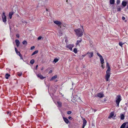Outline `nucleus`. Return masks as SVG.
I'll list each match as a JSON object with an SVG mask.
<instances>
[{
	"label": "nucleus",
	"instance_id": "nucleus-50",
	"mask_svg": "<svg viewBox=\"0 0 128 128\" xmlns=\"http://www.w3.org/2000/svg\"><path fill=\"white\" fill-rule=\"evenodd\" d=\"M67 1H68V0H66V2H67Z\"/></svg>",
	"mask_w": 128,
	"mask_h": 128
},
{
	"label": "nucleus",
	"instance_id": "nucleus-10",
	"mask_svg": "<svg viewBox=\"0 0 128 128\" xmlns=\"http://www.w3.org/2000/svg\"><path fill=\"white\" fill-rule=\"evenodd\" d=\"M97 96L100 98H101L104 97V96L103 93H100L97 94Z\"/></svg>",
	"mask_w": 128,
	"mask_h": 128
},
{
	"label": "nucleus",
	"instance_id": "nucleus-39",
	"mask_svg": "<svg viewBox=\"0 0 128 128\" xmlns=\"http://www.w3.org/2000/svg\"><path fill=\"white\" fill-rule=\"evenodd\" d=\"M102 64V65H101L102 67V68H104V65H103V64Z\"/></svg>",
	"mask_w": 128,
	"mask_h": 128
},
{
	"label": "nucleus",
	"instance_id": "nucleus-28",
	"mask_svg": "<svg viewBox=\"0 0 128 128\" xmlns=\"http://www.w3.org/2000/svg\"><path fill=\"white\" fill-rule=\"evenodd\" d=\"M10 75L8 74H6V79H8V77L10 76Z\"/></svg>",
	"mask_w": 128,
	"mask_h": 128
},
{
	"label": "nucleus",
	"instance_id": "nucleus-5",
	"mask_svg": "<svg viewBox=\"0 0 128 128\" xmlns=\"http://www.w3.org/2000/svg\"><path fill=\"white\" fill-rule=\"evenodd\" d=\"M67 48L69 49L70 50H72V48L74 47V44H69L67 45L66 46Z\"/></svg>",
	"mask_w": 128,
	"mask_h": 128
},
{
	"label": "nucleus",
	"instance_id": "nucleus-1",
	"mask_svg": "<svg viewBox=\"0 0 128 128\" xmlns=\"http://www.w3.org/2000/svg\"><path fill=\"white\" fill-rule=\"evenodd\" d=\"M77 36L78 37H81L83 35V32L80 28L75 30H74Z\"/></svg>",
	"mask_w": 128,
	"mask_h": 128
},
{
	"label": "nucleus",
	"instance_id": "nucleus-8",
	"mask_svg": "<svg viewBox=\"0 0 128 128\" xmlns=\"http://www.w3.org/2000/svg\"><path fill=\"white\" fill-rule=\"evenodd\" d=\"M54 22L55 24L58 26H60L62 24V23L60 22L58 20L54 21Z\"/></svg>",
	"mask_w": 128,
	"mask_h": 128
},
{
	"label": "nucleus",
	"instance_id": "nucleus-12",
	"mask_svg": "<svg viewBox=\"0 0 128 128\" xmlns=\"http://www.w3.org/2000/svg\"><path fill=\"white\" fill-rule=\"evenodd\" d=\"M83 126H85L86 125L87 122L86 120H85L84 118L83 119Z\"/></svg>",
	"mask_w": 128,
	"mask_h": 128
},
{
	"label": "nucleus",
	"instance_id": "nucleus-17",
	"mask_svg": "<svg viewBox=\"0 0 128 128\" xmlns=\"http://www.w3.org/2000/svg\"><path fill=\"white\" fill-rule=\"evenodd\" d=\"M63 119L64 121L66 124H68L69 122L68 120L66 118H63Z\"/></svg>",
	"mask_w": 128,
	"mask_h": 128
},
{
	"label": "nucleus",
	"instance_id": "nucleus-27",
	"mask_svg": "<svg viewBox=\"0 0 128 128\" xmlns=\"http://www.w3.org/2000/svg\"><path fill=\"white\" fill-rule=\"evenodd\" d=\"M16 53L18 55L21 57V59H22V55L20 54V52H17Z\"/></svg>",
	"mask_w": 128,
	"mask_h": 128
},
{
	"label": "nucleus",
	"instance_id": "nucleus-3",
	"mask_svg": "<svg viewBox=\"0 0 128 128\" xmlns=\"http://www.w3.org/2000/svg\"><path fill=\"white\" fill-rule=\"evenodd\" d=\"M106 81H108L109 78L110 77V68H109L108 69H107L106 71Z\"/></svg>",
	"mask_w": 128,
	"mask_h": 128
},
{
	"label": "nucleus",
	"instance_id": "nucleus-30",
	"mask_svg": "<svg viewBox=\"0 0 128 128\" xmlns=\"http://www.w3.org/2000/svg\"><path fill=\"white\" fill-rule=\"evenodd\" d=\"M34 60H32L30 61V63L31 64H32L34 63Z\"/></svg>",
	"mask_w": 128,
	"mask_h": 128
},
{
	"label": "nucleus",
	"instance_id": "nucleus-31",
	"mask_svg": "<svg viewBox=\"0 0 128 128\" xmlns=\"http://www.w3.org/2000/svg\"><path fill=\"white\" fill-rule=\"evenodd\" d=\"M106 66L108 67V69L109 68H110V67L108 64V62H107L106 63Z\"/></svg>",
	"mask_w": 128,
	"mask_h": 128
},
{
	"label": "nucleus",
	"instance_id": "nucleus-48",
	"mask_svg": "<svg viewBox=\"0 0 128 128\" xmlns=\"http://www.w3.org/2000/svg\"><path fill=\"white\" fill-rule=\"evenodd\" d=\"M126 128H128V126L126 127Z\"/></svg>",
	"mask_w": 128,
	"mask_h": 128
},
{
	"label": "nucleus",
	"instance_id": "nucleus-6",
	"mask_svg": "<svg viewBox=\"0 0 128 128\" xmlns=\"http://www.w3.org/2000/svg\"><path fill=\"white\" fill-rule=\"evenodd\" d=\"M2 17L3 21L4 22H5L6 21V17L5 15V13L4 12H3L2 15Z\"/></svg>",
	"mask_w": 128,
	"mask_h": 128
},
{
	"label": "nucleus",
	"instance_id": "nucleus-41",
	"mask_svg": "<svg viewBox=\"0 0 128 128\" xmlns=\"http://www.w3.org/2000/svg\"><path fill=\"white\" fill-rule=\"evenodd\" d=\"M16 37H17L18 38L20 36H19V35L18 34H16Z\"/></svg>",
	"mask_w": 128,
	"mask_h": 128
},
{
	"label": "nucleus",
	"instance_id": "nucleus-18",
	"mask_svg": "<svg viewBox=\"0 0 128 128\" xmlns=\"http://www.w3.org/2000/svg\"><path fill=\"white\" fill-rule=\"evenodd\" d=\"M57 78V75H55L54 76H53L51 78L50 80V81H52L53 80H54L56 78Z\"/></svg>",
	"mask_w": 128,
	"mask_h": 128
},
{
	"label": "nucleus",
	"instance_id": "nucleus-2",
	"mask_svg": "<svg viewBox=\"0 0 128 128\" xmlns=\"http://www.w3.org/2000/svg\"><path fill=\"white\" fill-rule=\"evenodd\" d=\"M121 100V98L120 95H118L116 97V102L118 107L119 106L120 102Z\"/></svg>",
	"mask_w": 128,
	"mask_h": 128
},
{
	"label": "nucleus",
	"instance_id": "nucleus-7",
	"mask_svg": "<svg viewBox=\"0 0 128 128\" xmlns=\"http://www.w3.org/2000/svg\"><path fill=\"white\" fill-rule=\"evenodd\" d=\"M116 116L114 115V112H112L110 113L108 117V118H114Z\"/></svg>",
	"mask_w": 128,
	"mask_h": 128
},
{
	"label": "nucleus",
	"instance_id": "nucleus-45",
	"mask_svg": "<svg viewBox=\"0 0 128 128\" xmlns=\"http://www.w3.org/2000/svg\"><path fill=\"white\" fill-rule=\"evenodd\" d=\"M38 65H36V68H37L38 67Z\"/></svg>",
	"mask_w": 128,
	"mask_h": 128
},
{
	"label": "nucleus",
	"instance_id": "nucleus-33",
	"mask_svg": "<svg viewBox=\"0 0 128 128\" xmlns=\"http://www.w3.org/2000/svg\"><path fill=\"white\" fill-rule=\"evenodd\" d=\"M42 38V36H40L38 37V40H40Z\"/></svg>",
	"mask_w": 128,
	"mask_h": 128
},
{
	"label": "nucleus",
	"instance_id": "nucleus-42",
	"mask_svg": "<svg viewBox=\"0 0 128 128\" xmlns=\"http://www.w3.org/2000/svg\"><path fill=\"white\" fill-rule=\"evenodd\" d=\"M122 19L123 20H124L125 19V18L123 16L122 17Z\"/></svg>",
	"mask_w": 128,
	"mask_h": 128
},
{
	"label": "nucleus",
	"instance_id": "nucleus-47",
	"mask_svg": "<svg viewBox=\"0 0 128 128\" xmlns=\"http://www.w3.org/2000/svg\"><path fill=\"white\" fill-rule=\"evenodd\" d=\"M63 26H65H65H64V25H63Z\"/></svg>",
	"mask_w": 128,
	"mask_h": 128
},
{
	"label": "nucleus",
	"instance_id": "nucleus-29",
	"mask_svg": "<svg viewBox=\"0 0 128 128\" xmlns=\"http://www.w3.org/2000/svg\"><path fill=\"white\" fill-rule=\"evenodd\" d=\"M58 60L57 58H55L54 61L53 62H54L55 63H56V62H58Z\"/></svg>",
	"mask_w": 128,
	"mask_h": 128
},
{
	"label": "nucleus",
	"instance_id": "nucleus-35",
	"mask_svg": "<svg viewBox=\"0 0 128 128\" xmlns=\"http://www.w3.org/2000/svg\"><path fill=\"white\" fill-rule=\"evenodd\" d=\"M15 50L16 53L18 52V51L17 49L16 48H15Z\"/></svg>",
	"mask_w": 128,
	"mask_h": 128
},
{
	"label": "nucleus",
	"instance_id": "nucleus-46",
	"mask_svg": "<svg viewBox=\"0 0 128 128\" xmlns=\"http://www.w3.org/2000/svg\"><path fill=\"white\" fill-rule=\"evenodd\" d=\"M86 56V55L85 54V55H83V56L84 57V56Z\"/></svg>",
	"mask_w": 128,
	"mask_h": 128
},
{
	"label": "nucleus",
	"instance_id": "nucleus-32",
	"mask_svg": "<svg viewBox=\"0 0 128 128\" xmlns=\"http://www.w3.org/2000/svg\"><path fill=\"white\" fill-rule=\"evenodd\" d=\"M22 72H18V75L19 76H21L22 75Z\"/></svg>",
	"mask_w": 128,
	"mask_h": 128
},
{
	"label": "nucleus",
	"instance_id": "nucleus-15",
	"mask_svg": "<svg viewBox=\"0 0 128 128\" xmlns=\"http://www.w3.org/2000/svg\"><path fill=\"white\" fill-rule=\"evenodd\" d=\"M82 41V40L81 39H80V40H78L76 42V45H78L79 44L80 42Z\"/></svg>",
	"mask_w": 128,
	"mask_h": 128
},
{
	"label": "nucleus",
	"instance_id": "nucleus-34",
	"mask_svg": "<svg viewBox=\"0 0 128 128\" xmlns=\"http://www.w3.org/2000/svg\"><path fill=\"white\" fill-rule=\"evenodd\" d=\"M72 113V112L70 111H68L67 112V114H70Z\"/></svg>",
	"mask_w": 128,
	"mask_h": 128
},
{
	"label": "nucleus",
	"instance_id": "nucleus-16",
	"mask_svg": "<svg viewBox=\"0 0 128 128\" xmlns=\"http://www.w3.org/2000/svg\"><path fill=\"white\" fill-rule=\"evenodd\" d=\"M14 12H10L9 13V17L10 19H11L12 18V16L13 15Z\"/></svg>",
	"mask_w": 128,
	"mask_h": 128
},
{
	"label": "nucleus",
	"instance_id": "nucleus-36",
	"mask_svg": "<svg viewBox=\"0 0 128 128\" xmlns=\"http://www.w3.org/2000/svg\"><path fill=\"white\" fill-rule=\"evenodd\" d=\"M35 47L34 46H33L32 47H31V50H32Z\"/></svg>",
	"mask_w": 128,
	"mask_h": 128
},
{
	"label": "nucleus",
	"instance_id": "nucleus-44",
	"mask_svg": "<svg viewBox=\"0 0 128 128\" xmlns=\"http://www.w3.org/2000/svg\"><path fill=\"white\" fill-rule=\"evenodd\" d=\"M85 126H83L82 127V128H84Z\"/></svg>",
	"mask_w": 128,
	"mask_h": 128
},
{
	"label": "nucleus",
	"instance_id": "nucleus-49",
	"mask_svg": "<svg viewBox=\"0 0 128 128\" xmlns=\"http://www.w3.org/2000/svg\"><path fill=\"white\" fill-rule=\"evenodd\" d=\"M46 11H48V10L47 9H46Z\"/></svg>",
	"mask_w": 128,
	"mask_h": 128
},
{
	"label": "nucleus",
	"instance_id": "nucleus-38",
	"mask_svg": "<svg viewBox=\"0 0 128 128\" xmlns=\"http://www.w3.org/2000/svg\"><path fill=\"white\" fill-rule=\"evenodd\" d=\"M68 118L70 120H72V117L70 116H69L68 117Z\"/></svg>",
	"mask_w": 128,
	"mask_h": 128
},
{
	"label": "nucleus",
	"instance_id": "nucleus-9",
	"mask_svg": "<svg viewBox=\"0 0 128 128\" xmlns=\"http://www.w3.org/2000/svg\"><path fill=\"white\" fill-rule=\"evenodd\" d=\"M93 53L92 52H88L87 53V54L88 55V57L90 58L92 57L93 56Z\"/></svg>",
	"mask_w": 128,
	"mask_h": 128
},
{
	"label": "nucleus",
	"instance_id": "nucleus-22",
	"mask_svg": "<svg viewBox=\"0 0 128 128\" xmlns=\"http://www.w3.org/2000/svg\"><path fill=\"white\" fill-rule=\"evenodd\" d=\"M124 44V43H123L122 42H120L119 43V44L121 47L122 48V45Z\"/></svg>",
	"mask_w": 128,
	"mask_h": 128
},
{
	"label": "nucleus",
	"instance_id": "nucleus-13",
	"mask_svg": "<svg viewBox=\"0 0 128 128\" xmlns=\"http://www.w3.org/2000/svg\"><path fill=\"white\" fill-rule=\"evenodd\" d=\"M127 4V2L124 1H123L122 3V5L124 6L125 7L126 6Z\"/></svg>",
	"mask_w": 128,
	"mask_h": 128
},
{
	"label": "nucleus",
	"instance_id": "nucleus-21",
	"mask_svg": "<svg viewBox=\"0 0 128 128\" xmlns=\"http://www.w3.org/2000/svg\"><path fill=\"white\" fill-rule=\"evenodd\" d=\"M126 125L125 123H124L121 126L120 128H124Z\"/></svg>",
	"mask_w": 128,
	"mask_h": 128
},
{
	"label": "nucleus",
	"instance_id": "nucleus-20",
	"mask_svg": "<svg viewBox=\"0 0 128 128\" xmlns=\"http://www.w3.org/2000/svg\"><path fill=\"white\" fill-rule=\"evenodd\" d=\"M120 119L121 120H123L124 119V114H122L120 115Z\"/></svg>",
	"mask_w": 128,
	"mask_h": 128
},
{
	"label": "nucleus",
	"instance_id": "nucleus-14",
	"mask_svg": "<svg viewBox=\"0 0 128 128\" xmlns=\"http://www.w3.org/2000/svg\"><path fill=\"white\" fill-rule=\"evenodd\" d=\"M37 76L38 77L40 78V79H43L45 78V77H43L42 75L40 74H38Z\"/></svg>",
	"mask_w": 128,
	"mask_h": 128
},
{
	"label": "nucleus",
	"instance_id": "nucleus-25",
	"mask_svg": "<svg viewBox=\"0 0 128 128\" xmlns=\"http://www.w3.org/2000/svg\"><path fill=\"white\" fill-rule=\"evenodd\" d=\"M73 51L74 52V53L75 54H76L77 53L78 51L77 50L76 48H74Z\"/></svg>",
	"mask_w": 128,
	"mask_h": 128
},
{
	"label": "nucleus",
	"instance_id": "nucleus-23",
	"mask_svg": "<svg viewBox=\"0 0 128 128\" xmlns=\"http://www.w3.org/2000/svg\"><path fill=\"white\" fill-rule=\"evenodd\" d=\"M22 43L26 45L27 44V42L26 40H24L22 41Z\"/></svg>",
	"mask_w": 128,
	"mask_h": 128
},
{
	"label": "nucleus",
	"instance_id": "nucleus-40",
	"mask_svg": "<svg viewBox=\"0 0 128 128\" xmlns=\"http://www.w3.org/2000/svg\"><path fill=\"white\" fill-rule=\"evenodd\" d=\"M118 11H120L121 9L120 8H118Z\"/></svg>",
	"mask_w": 128,
	"mask_h": 128
},
{
	"label": "nucleus",
	"instance_id": "nucleus-4",
	"mask_svg": "<svg viewBox=\"0 0 128 128\" xmlns=\"http://www.w3.org/2000/svg\"><path fill=\"white\" fill-rule=\"evenodd\" d=\"M97 55L100 58V61L101 64H103L104 63V60L102 56L99 53H97Z\"/></svg>",
	"mask_w": 128,
	"mask_h": 128
},
{
	"label": "nucleus",
	"instance_id": "nucleus-43",
	"mask_svg": "<svg viewBox=\"0 0 128 128\" xmlns=\"http://www.w3.org/2000/svg\"><path fill=\"white\" fill-rule=\"evenodd\" d=\"M52 70H50L49 71V73H52Z\"/></svg>",
	"mask_w": 128,
	"mask_h": 128
},
{
	"label": "nucleus",
	"instance_id": "nucleus-19",
	"mask_svg": "<svg viewBox=\"0 0 128 128\" xmlns=\"http://www.w3.org/2000/svg\"><path fill=\"white\" fill-rule=\"evenodd\" d=\"M57 104H58V107H60L62 106V103L60 102H58Z\"/></svg>",
	"mask_w": 128,
	"mask_h": 128
},
{
	"label": "nucleus",
	"instance_id": "nucleus-24",
	"mask_svg": "<svg viewBox=\"0 0 128 128\" xmlns=\"http://www.w3.org/2000/svg\"><path fill=\"white\" fill-rule=\"evenodd\" d=\"M114 0H110V3L111 4H114Z\"/></svg>",
	"mask_w": 128,
	"mask_h": 128
},
{
	"label": "nucleus",
	"instance_id": "nucleus-26",
	"mask_svg": "<svg viewBox=\"0 0 128 128\" xmlns=\"http://www.w3.org/2000/svg\"><path fill=\"white\" fill-rule=\"evenodd\" d=\"M38 50H36L35 51H34L32 54V55L33 56L34 55V54H37L38 52Z\"/></svg>",
	"mask_w": 128,
	"mask_h": 128
},
{
	"label": "nucleus",
	"instance_id": "nucleus-37",
	"mask_svg": "<svg viewBox=\"0 0 128 128\" xmlns=\"http://www.w3.org/2000/svg\"><path fill=\"white\" fill-rule=\"evenodd\" d=\"M120 2V0H117V3L118 4H119Z\"/></svg>",
	"mask_w": 128,
	"mask_h": 128
},
{
	"label": "nucleus",
	"instance_id": "nucleus-11",
	"mask_svg": "<svg viewBox=\"0 0 128 128\" xmlns=\"http://www.w3.org/2000/svg\"><path fill=\"white\" fill-rule=\"evenodd\" d=\"M15 42L16 45L17 47H18L20 44V42L18 40H15Z\"/></svg>",
	"mask_w": 128,
	"mask_h": 128
}]
</instances>
